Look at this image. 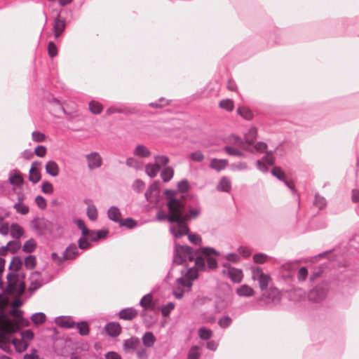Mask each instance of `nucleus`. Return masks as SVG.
Returning <instances> with one entry per match:
<instances>
[{
  "label": "nucleus",
  "mask_w": 359,
  "mask_h": 359,
  "mask_svg": "<svg viewBox=\"0 0 359 359\" xmlns=\"http://www.w3.org/2000/svg\"><path fill=\"white\" fill-rule=\"evenodd\" d=\"M41 175L39 168H30L29 171V180L33 184H36L41 180Z\"/></svg>",
  "instance_id": "a18cd8bd"
},
{
  "label": "nucleus",
  "mask_w": 359,
  "mask_h": 359,
  "mask_svg": "<svg viewBox=\"0 0 359 359\" xmlns=\"http://www.w3.org/2000/svg\"><path fill=\"white\" fill-rule=\"evenodd\" d=\"M219 107L227 111H231L233 109V102L231 99L222 100L219 102Z\"/></svg>",
  "instance_id": "6e6d98bb"
},
{
  "label": "nucleus",
  "mask_w": 359,
  "mask_h": 359,
  "mask_svg": "<svg viewBox=\"0 0 359 359\" xmlns=\"http://www.w3.org/2000/svg\"><path fill=\"white\" fill-rule=\"evenodd\" d=\"M185 268L186 271L182 270L181 274L183 275L186 280L194 281L198 278L199 271L196 269V267L188 268V264H185Z\"/></svg>",
  "instance_id": "412c9836"
},
{
  "label": "nucleus",
  "mask_w": 359,
  "mask_h": 359,
  "mask_svg": "<svg viewBox=\"0 0 359 359\" xmlns=\"http://www.w3.org/2000/svg\"><path fill=\"white\" fill-rule=\"evenodd\" d=\"M121 212L118 208L116 206H111L107 211V217L108 218L113 221L114 222L118 223L119 224L121 219Z\"/></svg>",
  "instance_id": "a878e982"
},
{
  "label": "nucleus",
  "mask_w": 359,
  "mask_h": 359,
  "mask_svg": "<svg viewBox=\"0 0 359 359\" xmlns=\"http://www.w3.org/2000/svg\"><path fill=\"white\" fill-rule=\"evenodd\" d=\"M137 315V311L133 307L125 308L118 312L119 318L125 320H131L134 319Z\"/></svg>",
  "instance_id": "a211bd4d"
},
{
  "label": "nucleus",
  "mask_w": 359,
  "mask_h": 359,
  "mask_svg": "<svg viewBox=\"0 0 359 359\" xmlns=\"http://www.w3.org/2000/svg\"><path fill=\"white\" fill-rule=\"evenodd\" d=\"M32 140L36 142H43L46 140L45 134L39 130H34L32 132Z\"/></svg>",
  "instance_id": "0e129e2a"
},
{
  "label": "nucleus",
  "mask_w": 359,
  "mask_h": 359,
  "mask_svg": "<svg viewBox=\"0 0 359 359\" xmlns=\"http://www.w3.org/2000/svg\"><path fill=\"white\" fill-rule=\"evenodd\" d=\"M22 266V261L20 256H14L10 262V264L8 266V270L11 271V272H15L17 273L18 271H20Z\"/></svg>",
  "instance_id": "2f4dec72"
},
{
  "label": "nucleus",
  "mask_w": 359,
  "mask_h": 359,
  "mask_svg": "<svg viewBox=\"0 0 359 359\" xmlns=\"http://www.w3.org/2000/svg\"><path fill=\"white\" fill-rule=\"evenodd\" d=\"M88 168L93 170L99 168L102 163V159L100 154L96 151H93L86 155Z\"/></svg>",
  "instance_id": "0eeeda50"
},
{
  "label": "nucleus",
  "mask_w": 359,
  "mask_h": 359,
  "mask_svg": "<svg viewBox=\"0 0 359 359\" xmlns=\"http://www.w3.org/2000/svg\"><path fill=\"white\" fill-rule=\"evenodd\" d=\"M48 101L50 104L55 106L57 107V109L60 111H62L64 114L67 115V112L65 110V107H63L62 102L60 100H59L57 98L54 97L53 95H50V97H48Z\"/></svg>",
  "instance_id": "de8ad7c7"
},
{
  "label": "nucleus",
  "mask_w": 359,
  "mask_h": 359,
  "mask_svg": "<svg viewBox=\"0 0 359 359\" xmlns=\"http://www.w3.org/2000/svg\"><path fill=\"white\" fill-rule=\"evenodd\" d=\"M140 306H142L144 310L153 311L154 309V304L153 303V297L151 293L144 295L139 303Z\"/></svg>",
  "instance_id": "5701e85b"
},
{
  "label": "nucleus",
  "mask_w": 359,
  "mask_h": 359,
  "mask_svg": "<svg viewBox=\"0 0 359 359\" xmlns=\"http://www.w3.org/2000/svg\"><path fill=\"white\" fill-rule=\"evenodd\" d=\"M46 172L51 177H57L59 175L60 168L54 161H48L45 165Z\"/></svg>",
  "instance_id": "b1692460"
},
{
  "label": "nucleus",
  "mask_w": 359,
  "mask_h": 359,
  "mask_svg": "<svg viewBox=\"0 0 359 359\" xmlns=\"http://www.w3.org/2000/svg\"><path fill=\"white\" fill-rule=\"evenodd\" d=\"M66 28V22L65 19L60 18V13H58L57 16L54 18V23L53 25V31L54 37L58 38Z\"/></svg>",
  "instance_id": "f8f14e48"
},
{
  "label": "nucleus",
  "mask_w": 359,
  "mask_h": 359,
  "mask_svg": "<svg viewBox=\"0 0 359 359\" xmlns=\"http://www.w3.org/2000/svg\"><path fill=\"white\" fill-rule=\"evenodd\" d=\"M190 189V185L187 179H183L177 183V189H171L174 191L175 194L173 195L175 198H177L176 195L177 193H187Z\"/></svg>",
  "instance_id": "c9c22d12"
},
{
  "label": "nucleus",
  "mask_w": 359,
  "mask_h": 359,
  "mask_svg": "<svg viewBox=\"0 0 359 359\" xmlns=\"http://www.w3.org/2000/svg\"><path fill=\"white\" fill-rule=\"evenodd\" d=\"M256 270L258 272H260L258 277L259 287L262 291L265 290L268 288L269 281L271 280V277L269 275L262 273L261 269L259 267H257Z\"/></svg>",
  "instance_id": "393cba45"
},
{
  "label": "nucleus",
  "mask_w": 359,
  "mask_h": 359,
  "mask_svg": "<svg viewBox=\"0 0 359 359\" xmlns=\"http://www.w3.org/2000/svg\"><path fill=\"white\" fill-rule=\"evenodd\" d=\"M257 130L255 127H251L248 131L244 135V137L241 138L237 135H233L236 143L238 145L243 144H253L255 140L257 139Z\"/></svg>",
  "instance_id": "20e7f679"
},
{
  "label": "nucleus",
  "mask_w": 359,
  "mask_h": 359,
  "mask_svg": "<svg viewBox=\"0 0 359 359\" xmlns=\"http://www.w3.org/2000/svg\"><path fill=\"white\" fill-rule=\"evenodd\" d=\"M81 252H79L75 243H70L64 251L62 256L60 257V261H66L74 259L77 257Z\"/></svg>",
  "instance_id": "6e6552de"
},
{
  "label": "nucleus",
  "mask_w": 359,
  "mask_h": 359,
  "mask_svg": "<svg viewBox=\"0 0 359 359\" xmlns=\"http://www.w3.org/2000/svg\"><path fill=\"white\" fill-rule=\"evenodd\" d=\"M188 239L190 243L196 245H201L202 243V238L201 236L197 233H191L190 234H188Z\"/></svg>",
  "instance_id": "774afa93"
},
{
  "label": "nucleus",
  "mask_w": 359,
  "mask_h": 359,
  "mask_svg": "<svg viewBox=\"0 0 359 359\" xmlns=\"http://www.w3.org/2000/svg\"><path fill=\"white\" fill-rule=\"evenodd\" d=\"M41 273L38 271H35L31 273L29 279L30 284L28 288L29 292H30V295L37 290H39L41 286L42 283H41Z\"/></svg>",
  "instance_id": "1a4fd4ad"
},
{
  "label": "nucleus",
  "mask_w": 359,
  "mask_h": 359,
  "mask_svg": "<svg viewBox=\"0 0 359 359\" xmlns=\"http://www.w3.org/2000/svg\"><path fill=\"white\" fill-rule=\"evenodd\" d=\"M180 215H181L179 214L176 219V222H175L174 224H176L179 229L182 231V236L187 235L188 236V234L191 233L189 227L187 224L188 221L182 219Z\"/></svg>",
  "instance_id": "c756f323"
},
{
  "label": "nucleus",
  "mask_w": 359,
  "mask_h": 359,
  "mask_svg": "<svg viewBox=\"0 0 359 359\" xmlns=\"http://www.w3.org/2000/svg\"><path fill=\"white\" fill-rule=\"evenodd\" d=\"M86 215L90 221L95 222L97 220L98 214L96 206L90 203L88 205L86 209Z\"/></svg>",
  "instance_id": "c03bdc74"
},
{
  "label": "nucleus",
  "mask_w": 359,
  "mask_h": 359,
  "mask_svg": "<svg viewBox=\"0 0 359 359\" xmlns=\"http://www.w3.org/2000/svg\"><path fill=\"white\" fill-rule=\"evenodd\" d=\"M36 247V243L33 238H30L25 241L22 246V251L26 253L32 252Z\"/></svg>",
  "instance_id": "864d4df0"
},
{
  "label": "nucleus",
  "mask_w": 359,
  "mask_h": 359,
  "mask_svg": "<svg viewBox=\"0 0 359 359\" xmlns=\"http://www.w3.org/2000/svg\"><path fill=\"white\" fill-rule=\"evenodd\" d=\"M20 326L19 323H13L11 320H8L7 327H2L1 329V337H4L7 333L13 334L20 333Z\"/></svg>",
  "instance_id": "2eb2a0df"
},
{
  "label": "nucleus",
  "mask_w": 359,
  "mask_h": 359,
  "mask_svg": "<svg viewBox=\"0 0 359 359\" xmlns=\"http://www.w3.org/2000/svg\"><path fill=\"white\" fill-rule=\"evenodd\" d=\"M196 251L203 255L206 268L210 270H215L218 267L217 260L213 256H219L220 252L215 248L209 246H203L197 248Z\"/></svg>",
  "instance_id": "f03ea898"
},
{
  "label": "nucleus",
  "mask_w": 359,
  "mask_h": 359,
  "mask_svg": "<svg viewBox=\"0 0 359 359\" xmlns=\"http://www.w3.org/2000/svg\"><path fill=\"white\" fill-rule=\"evenodd\" d=\"M114 105L116 107L117 114L128 115L135 114L137 111L135 107L129 106L126 104L118 103Z\"/></svg>",
  "instance_id": "bb28decb"
},
{
  "label": "nucleus",
  "mask_w": 359,
  "mask_h": 359,
  "mask_svg": "<svg viewBox=\"0 0 359 359\" xmlns=\"http://www.w3.org/2000/svg\"><path fill=\"white\" fill-rule=\"evenodd\" d=\"M237 113L243 118H244L245 120H247V121H251V120H252V118L254 117L253 113L252 112V111L249 108L244 107V106L239 107L237 109Z\"/></svg>",
  "instance_id": "e433bc0d"
},
{
  "label": "nucleus",
  "mask_w": 359,
  "mask_h": 359,
  "mask_svg": "<svg viewBox=\"0 0 359 359\" xmlns=\"http://www.w3.org/2000/svg\"><path fill=\"white\" fill-rule=\"evenodd\" d=\"M232 323V319L230 316L226 315L218 320V325L222 329L229 327Z\"/></svg>",
  "instance_id": "13d9d810"
},
{
  "label": "nucleus",
  "mask_w": 359,
  "mask_h": 359,
  "mask_svg": "<svg viewBox=\"0 0 359 359\" xmlns=\"http://www.w3.org/2000/svg\"><path fill=\"white\" fill-rule=\"evenodd\" d=\"M313 204L319 210H322L327 205V201L323 196L316 193L314 196Z\"/></svg>",
  "instance_id": "49530a36"
},
{
  "label": "nucleus",
  "mask_w": 359,
  "mask_h": 359,
  "mask_svg": "<svg viewBox=\"0 0 359 359\" xmlns=\"http://www.w3.org/2000/svg\"><path fill=\"white\" fill-rule=\"evenodd\" d=\"M175 308V304L173 302H168L166 304H163L161 308V313L163 317H167L170 315L172 310H173Z\"/></svg>",
  "instance_id": "bf43d9fd"
},
{
  "label": "nucleus",
  "mask_w": 359,
  "mask_h": 359,
  "mask_svg": "<svg viewBox=\"0 0 359 359\" xmlns=\"http://www.w3.org/2000/svg\"><path fill=\"white\" fill-rule=\"evenodd\" d=\"M160 181H154L147 189L144 196L147 201L151 202L154 200H157L160 192Z\"/></svg>",
  "instance_id": "39448f33"
},
{
  "label": "nucleus",
  "mask_w": 359,
  "mask_h": 359,
  "mask_svg": "<svg viewBox=\"0 0 359 359\" xmlns=\"http://www.w3.org/2000/svg\"><path fill=\"white\" fill-rule=\"evenodd\" d=\"M31 320L34 325L42 324L46 321V316L43 312L33 313L30 317Z\"/></svg>",
  "instance_id": "8fccbe9b"
},
{
  "label": "nucleus",
  "mask_w": 359,
  "mask_h": 359,
  "mask_svg": "<svg viewBox=\"0 0 359 359\" xmlns=\"http://www.w3.org/2000/svg\"><path fill=\"white\" fill-rule=\"evenodd\" d=\"M228 164L229 162L226 159L213 158L211 159L209 166L211 169L220 172L221 170H224L227 167Z\"/></svg>",
  "instance_id": "6ab92c4d"
},
{
  "label": "nucleus",
  "mask_w": 359,
  "mask_h": 359,
  "mask_svg": "<svg viewBox=\"0 0 359 359\" xmlns=\"http://www.w3.org/2000/svg\"><path fill=\"white\" fill-rule=\"evenodd\" d=\"M174 175V170L170 166L165 167L161 172V177L164 182H170Z\"/></svg>",
  "instance_id": "ea45409f"
},
{
  "label": "nucleus",
  "mask_w": 359,
  "mask_h": 359,
  "mask_svg": "<svg viewBox=\"0 0 359 359\" xmlns=\"http://www.w3.org/2000/svg\"><path fill=\"white\" fill-rule=\"evenodd\" d=\"M102 105L99 102L92 100L89 102V109L93 114H100L102 111Z\"/></svg>",
  "instance_id": "603ef678"
},
{
  "label": "nucleus",
  "mask_w": 359,
  "mask_h": 359,
  "mask_svg": "<svg viewBox=\"0 0 359 359\" xmlns=\"http://www.w3.org/2000/svg\"><path fill=\"white\" fill-rule=\"evenodd\" d=\"M18 273L9 272L6 275L7 286L4 289V293L11 294L15 289L18 282Z\"/></svg>",
  "instance_id": "ddd939ff"
},
{
  "label": "nucleus",
  "mask_w": 359,
  "mask_h": 359,
  "mask_svg": "<svg viewBox=\"0 0 359 359\" xmlns=\"http://www.w3.org/2000/svg\"><path fill=\"white\" fill-rule=\"evenodd\" d=\"M178 246V248H180L182 249V251L184 255L191 256L199 254V252L196 251V249L194 250L192 247L189 245L180 244V245Z\"/></svg>",
  "instance_id": "4d7b16f0"
},
{
  "label": "nucleus",
  "mask_w": 359,
  "mask_h": 359,
  "mask_svg": "<svg viewBox=\"0 0 359 359\" xmlns=\"http://www.w3.org/2000/svg\"><path fill=\"white\" fill-rule=\"evenodd\" d=\"M177 204L180 210L179 214L181 215L180 217L188 222L197 218L201 213V207L198 200H196V207L194 209H190L187 213L185 212L186 204L183 200L178 198Z\"/></svg>",
  "instance_id": "7ed1b4c3"
},
{
  "label": "nucleus",
  "mask_w": 359,
  "mask_h": 359,
  "mask_svg": "<svg viewBox=\"0 0 359 359\" xmlns=\"http://www.w3.org/2000/svg\"><path fill=\"white\" fill-rule=\"evenodd\" d=\"M105 330L109 336L116 337L121 334V327L118 323L110 322L106 324Z\"/></svg>",
  "instance_id": "f3484780"
},
{
  "label": "nucleus",
  "mask_w": 359,
  "mask_h": 359,
  "mask_svg": "<svg viewBox=\"0 0 359 359\" xmlns=\"http://www.w3.org/2000/svg\"><path fill=\"white\" fill-rule=\"evenodd\" d=\"M185 268L186 271L182 270L181 274L183 275L186 280L194 281L198 278L199 271L196 269V267L188 268V264H185Z\"/></svg>",
  "instance_id": "aec40b11"
},
{
  "label": "nucleus",
  "mask_w": 359,
  "mask_h": 359,
  "mask_svg": "<svg viewBox=\"0 0 359 359\" xmlns=\"http://www.w3.org/2000/svg\"><path fill=\"white\" fill-rule=\"evenodd\" d=\"M55 323L61 328L71 329L75 327L76 322L71 316H60L55 318Z\"/></svg>",
  "instance_id": "9d476101"
},
{
  "label": "nucleus",
  "mask_w": 359,
  "mask_h": 359,
  "mask_svg": "<svg viewBox=\"0 0 359 359\" xmlns=\"http://www.w3.org/2000/svg\"><path fill=\"white\" fill-rule=\"evenodd\" d=\"M175 192L172 191L171 189H166L163 191V194L167 200L166 206L168 208V213L163 210H158L156 213V219L159 221L166 220L170 224H174L180 213V210L177 208L178 198L174 197Z\"/></svg>",
  "instance_id": "f257e3e1"
},
{
  "label": "nucleus",
  "mask_w": 359,
  "mask_h": 359,
  "mask_svg": "<svg viewBox=\"0 0 359 359\" xmlns=\"http://www.w3.org/2000/svg\"><path fill=\"white\" fill-rule=\"evenodd\" d=\"M8 182L11 185L20 187L23 184L24 179L19 170H12L9 172Z\"/></svg>",
  "instance_id": "4468645a"
},
{
  "label": "nucleus",
  "mask_w": 359,
  "mask_h": 359,
  "mask_svg": "<svg viewBox=\"0 0 359 359\" xmlns=\"http://www.w3.org/2000/svg\"><path fill=\"white\" fill-rule=\"evenodd\" d=\"M185 268L186 271L182 270L181 274L183 275L186 280L194 281L198 278L199 271L196 269V267L188 268V264H185Z\"/></svg>",
  "instance_id": "4be33fe9"
},
{
  "label": "nucleus",
  "mask_w": 359,
  "mask_h": 359,
  "mask_svg": "<svg viewBox=\"0 0 359 359\" xmlns=\"http://www.w3.org/2000/svg\"><path fill=\"white\" fill-rule=\"evenodd\" d=\"M212 331L206 327H201L198 330V335L202 340H209L212 336Z\"/></svg>",
  "instance_id": "37998d69"
},
{
  "label": "nucleus",
  "mask_w": 359,
  "mask_h": 359,
  "mask_svg": "<svg viewBox=\"0 0 359 359\" xmlns=\"http://www.w3.org/2000/svg\"><path fill=\"white\" fill-rule=\"evenodd\" d=\"M119 226H126L128 229H133L137 226V222L132 217H127L120 221Z\"/></svg>",
  "instance_id": "09e8293b"
},
{
  "label": "nucleus",
  "mask_w": 359,
  "mask_h": 359,
  "mask_svg": "<svg viewBox=\"0 0 359 359\" xmlns=\"http://www.w3.org/2000/svg\"><path fill=\"white\" fill-rule=\"evenodd\" d=\"M271 173L280 181H283L285 178L284 172L279 167L273 168L271 170Z\"/></svg>",
  "instance_id": "69168bd1"
},
{
  "label": "nucleus",
  "mask_w": 359,
  "mask_h": 359,
  "mask_svg": "<svg viewBox=\"0 0 359 359\" xmlns=\"http://www.w3.org/2000/svg\"><path fill=\"white\" fill-rule=\"evenodd\" d=\"M53 184L48 181L43 182L41 184V191L45 194H50L53 192Z\"/></svg>",
  "instance_id": "338daca9"
},
{
  "label": "nucleus",
  "mask_w": 359,
  "mask_h": 359,
  "mask_svg": "<svg viewBox=\"0 0 359 359\" xmlns=\"http://www.w3.org/2000/svg\"><path fill=\"white\" fill-rule=\"evenodd\" d=\"M180 243H175L173 249V258H172V264L177 265L185 264L186 259L184 257V254L180 248H178Z\"/></svg>",
  "instance_id": "dca6fc26"
},
{
  "label": "nucleus",
  "mask_w": 359,
  "mask_h": 359,
  "mask_svg": "<svg viewBox=\"0 0 359 359\" xmlns=\"http://www.w3.org/2000/svg\"><path fill=\"white\" fill-rule=\"evenodd\" d=\"M327 296V290L322 286H316L311 290L308 294V298L313 302H320Z\"/></svg>",
  "instance_id": "423d86ee"
},
{
  "label": "nucleus",
  "mask_w": 359,
  "mask_h": 359,
  "mask_svg": "<svg viewBox=\"0 0 359 359\" xmlns=\"http://www.w3.org/2000/svg\"><path fill=\"white\" fill-rule=\"evenodd\" d=\"M10 234L12 238L18 239L23 236L24 230L18 223H12L11 225Z\"/></svg>",
  "instance_id": "473e14b6"
},
{
  "label": "nucleus",
  "mask_w": 359,
  "mask_h": 359,
  "mask_svg": "<svg viewBox=\"0 0 359 359\" xmlns=\"http://www.w3.org/2000/svg\"><path fill=\"white\" fill-rule=\"evenodd\" d=\"M91 247V244L86 238V236L81 235V237L78 241V247L81 250H88Z\"/></svg>",
  "instance_id": "680f3d73"
},
{
  "label": "nucleus",
  "mask_w": 359,
  "mask_h": 359,
  "mask_svg": "<svg viewBox=\"0 0 359 359\" xmlns=\"http://www.w3.org/2000/svg\"><path fill=\"white\" fill-rule=\"evenodd\" d=\"M156 340L154 334L151 331H147L142 337V344L147 348L153 347Z\"/></svg>",
  "instance_id": "cd10ccee"
},
{
  "label": "nucleus",
  "mask_w": 359,
  "mask_h": 359,
  "mask_svg": "<svg viewBox=\"0 0 359 359\" xmlns=\"http://www.w3.org/2000/svg\"><path fill=\"white\" fill-rule=\"evenodd\" d=\"M11 344L13 345L16 352L18 353H22L25 351L28 347V344L27 343L17 338L13 339L11 340Z\"/></svg>",
  "instance_id": "a19ab883"
},
{
  "label": "nucleus",
  "mask_w": 359,
  "mask_h": 359,
  "mask_svg": "<svg viewBox=\"0 0 359 359\" xmlns=\"http://www.w3.org/2000/svg\"><path fill=\"white\" fill-rule=\"evenodd\" d=\"M254 293V290L246 284H243L236 289V294L239 297H250L253 296Z\"/></svg>",
  "instance_id": "7c9ffc66"
},
{
  "label": "nucleus",
  "mask_w": 359,
  "mask_h": 359,
  "mask_svg": "<svg viewBox=\"0 0 359 359\" xmlns=\"http://www.w3.org/2000/svg\"><path fill=\"white\" fill-rule=\"evenodd\" d=\"M231 188L230 180L226 177H223L220 179L218 184L217 185V189L219 191L222 192H229Z\"/></svg>",
  "instance_id": "72a5a7b5"
},
{
  "label": "nucleus",
  "mask_w": 359,
  "mask_h": 359,
  "mask_svg": "<svg viewBox=\"0 0 359 359\" xmlns=\"http://www.w3.org/2000/svg\"><path fill=\"white\" fill-rule=\"evenodd\" d=\"M13 208L18 213H20L22 215H27L29 211V206L24 204L23 203H15L13 205Z\"/></svg>",
  "instance_id": "5fc2aeb1"
},
{
  "label": "nucleus",
  "mask_w": 359,
  "mask_h": 359,
  "mask_svg": "<svg viewBox=\"0 0 359 359\" xmlns=\"http://www.w3.org/2000/svg\"><path fill=\"white\" fill-rule=\"evenodd\" d=\"M231 168L233 171H241L248 170V166L245 162L239 161L231 164Z\"/></svg>",
  "instance_id": "e2e57ef3"
},
{
  "label": "nucleus",
  "mask_w": 359,
  "mask_h": 359,
  "mask_svg": "<svg viewBox=\"0 0 359 359\" xmlns=\"http://www.w3.org/2000/svg\"><path fill=\"white\" fill-rule=\"evenodd\" d=\"M198 349L199 347L197 345L192 346L188 352L187 359H198L201 356Z\"/></svg>",
  "instance_id": "052dcab7"
},
{
  "label": "nucleus",
  "mask_w": 359,
  "mask_h": 359,
  "mask_svg": "<svg viewBox=\"0 0 359 359\" xmlns=\"http://www.w3.org/2000/svg\"><path fill=\"white\" fill-rule=\"evenodd\" d=\"M223 275H227L231 282L234 283H240L243 278V271L241 269L232 268L230 270L223 269L222 271Z\"/></svg>",
  "instance_id": "9b49d317"
},
{
  "label": "nucleus",
  "mask_w": 359,
  "mask_h": 359,
  "mask_svg": "<svg viewBox=\"0 0 359 359\" xmlns=\"http://www.w3.org/2000/svg\"><path fill=\"white\" fill-rule=\"evenodd\" d=\"M160 170L158 163H148L145 165V172L151 178L155 177Z\"/></svg>",
  "instance_id": "f704fd0d"
},
{
  "label": "nucleus",
  "mask_w": 359,
  "mask_h": 359,
  "mask_svg": "<svg viewBox=\"0 0 359 359\" xmlns=\"http://www.w3.org/2000/svg\"><path fill=\"white\" fill-rule=\"evenodd\" d=\"M78 330V332L81 336H86L90 332L88 323L86 320H82L76 323L75 325Z\"/></svg>",
  "instance_id": "58836bf2"
},
{
  "label": "nucleus",
  "mask_w": 359,
  "mask_h": 359,
  "mask_svg": "<svg viewBox=\"0 0 359 359\" xmlns=\"http://www.w3.org/2000/svg\"><path fill=\"white\" fill-rule=\"evenodd\" d=\"M140 341L139 338L136 337H131L130 338L126 339L123 342V349L125 351H128L129 350H134L140 345Z\"/></svg>",
  "instance_id": "c85d7f7f"
},
{
  "label": "nucleus",
  "mask_w": 359,
  "mask_h": 359,
  "mask_svg": "<svg viewBox=\"0 0 359 359\" xmlns=\"http://www.w3.org/2000/svg\"><path fill=\"white\" fill-rule=\"evenodd\" d=\"M133 154L140 158L149 157L151 154V151L143 144H138L133 151Z\"/></svg>",
  "instance_id": "4c0bfd02"
},
{
  "label": "nucleus",
  "mask_w": 359,
  "mask_h": 359,
  "mask_svg": "<svg viewBox=\"0 0 359 359\" xmlns=\"http://www.w3.org/2000/svg\"><path fill=\"white\" fill-rule=\"evenodd\" d=\"M24 264L25 268L28 270L34 269L36 264V258L35 255H29L25 257Z\"/></svg>",
  "instance_id": "3c124183"
},
{
  "label": "nucleus",
  "mask_w": 359,
  "mask_h": 359,
  "mask_svg": "<svg viewBox=\"0 0 359 359\" xmlns=\"http://www.w3.org/2000/svg\"><path fill=\"white\" fill-rule=\"evenodd\" d=\"M193 267H196V269L200 271H206V264L202 254L197 255L196 258L195 259L194 266Z\"/></svg>",
  "instance_id": "79ce46f5"
}]
</instances>
